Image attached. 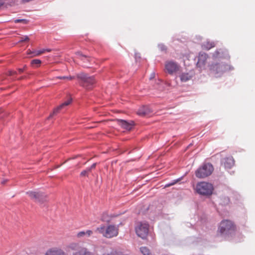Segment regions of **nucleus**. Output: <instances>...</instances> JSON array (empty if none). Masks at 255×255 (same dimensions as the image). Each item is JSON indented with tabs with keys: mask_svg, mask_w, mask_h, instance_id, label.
<instances>
[{
	"mask_svg": "<svg viewBox=\"0 0 255 255\" xmlns=\"http://www.w3.org/2000/svg\"><path fill=\"white\" fill-rule=\"evenodd\" d=\"M195 190L199 194L205 196L210 195L212 194L214 187L212 184L202 181L198 182L196 186Z\"/></svg>",
	"mask_w": 255,
	"mask_h": 255,
	"instance_id": "obj_2",
	"label": "nucleus"
},
{
	"mask_svg": "<svg viewBox=\"0 0 255 255\" xmlns=\"http://www.w3.org/2000/svg\"><path fill=\"white\" fill-rule=\"evenodd\" d=\"M29 40V38L28 36H23L20 38V40L18 41L19 43L23 42H28Z\"/></svg>",
	"mask_w": 255,
	"mask_h": 255,
	"instance_id": "obj_23",
	"label": "nucleus"
},
{
	"mask_svg": "<svg viewBox=\"0 0 255 255\" xmlns=\"http://www.w3.org/2000/svg\"><path fill=\"white\" fill-rule=\"evenodd\" d=\"M154 75H155V74H154V73H153V74L151 75V77L150 78V79H151L153 78L154 77Z\"/></svg>",
	"mask_w": 255,
	"mask_h": 255,
	"instance_id": "obj_36",
	"label": "nucleus"
},
{
	"mask_svg": "<svg viewBox=\"0 0 255 255\" xmlns=\"http://www.w3.org/2000/svg\"><path fill=\"white\" fill-rule=\"evenodd\" d=\"M225 65L220 63L212 64L210 68V70L214 74L221 73L225 70Z\"/></svg>",
	"mask_w": 255,
	"mask_h": 255,
	"instance_id": "obj_10",
	"label": "nucleus"
},
{
	"mask_svg": "<svg viewBox=\"0 0 255 255\" xmlns=\"http://www.w3.org/2000/svg\"><path fill=\"white\" fill-rule=\"evenodd\" d=\"M208 58V55L205 53L200 52L198 56V61L197 63V66L200 68L203 67L206 63Z\"/></svg>",
	"mask_w": 255,
	"mask_h": 255,
	"instance_id": "obj_14",
	"label": "nucleus"
},
{
	"mask_svg": "<svg viewBox=\"0 0 255 255\" xmlns=\"http://www.w3.org/2000/svg\"><path fill=\"white\" fill-rule=\"evenodd\" d=\"M93 234V231L90 230H87L86 231H81L77 233V238H82L84 236L90 237Z\"/></svg>",
	"mask_w": 255,
	"mask_h": 255,
	"instance_id": "obj_19",
	"label": "nucleus"
},
{
	"mask_svg": "<svg viewBox=\"0 0 255 255\" xmlns=\"http://www.w3.org/2000/svg\"><path fill=\"white\" fill-rule=\"evenodd\" d=\"M44 53V50L43 49L39 50H33L32 52V55L31 57H36L41 55V54Z\"/></svg>",
	"mask_w": 255,
	"mask_h": 255,
	"instance_id": "obj_21",
	"label": "nucleus"
},
{
	"mask_svg": "<svg viewBox=\"0 0 255 255\" xmlns=\"http://www.w3.org/2000/svg\"><path fill=\"white\" fill-rule=\"evenodd\" d=\"M1 112H2V110L0 109V113H1Z\"/></svg>",
	"mask_w": 255,
	"mask_h": 255,
	"instance_id": "obj_39",
	"label": "nucleus"
},
{
	"mask_svg": "<svg viewBox=\"0 0 255 255\" xmlns=\"http://www.w3.org/2000/svg\"><path fill=\"white\" fill-rule=\"evenodd\" d=\"M73 79H74V77H72V76L66 77V79H68L69 80H73Z\"/></svg>",
	"mask_w": 255,
	"mask_h": 255,
	"instance_id": "obj_32",
	"label": "nucleus"
},
{
	"mask_svg": "<svg viewBox=\"0 0 255 255\" xmlns=\"http://www.w3.org/2000/svg\"><path fill=\"white\" fill-rule=\"evenodd\" d=\"M96 231L106 238H112L117 237L119 234V228L118 226L109 225L107 227L105 226H101L98 227Z\"/></svg>",
	"mask_w": 255,
	"mask_h": 255,
	"instance_id": "obj_1",
	"label": "nucleus"
},
{
	"mask_svg": "<svg viewBox=\"0 0 255 255\" xmlns=\"http://www.w3.org/2000/svg\"><path fill=\"white\" fill-rule=\"evenodd\" d=\"M215 44L213 41H207L203 43L202 47L205 50H210L213 47H214Z\"/></svg>",
	"mask_w": 255,
	"mask_h": 255,
	"instance_id": "obj_18",
	"label": "nucleus"
},
{
	"mask_svg": "<svg viewBox=\"0 0 255 255\" xmlns=\"http://www.w3.org/2000/svg\"><path fill=\"white\" fill-rule=\"evenodd\" d=\"M103 255H121L116 251L112 250L110 253H107L103 254Z\"/></svg>",
	"mask_w": 255,
	"mask_h": 255,
	"instance_id": "obj_25",
	"label": "nucleus"
},
{
	"mask_svg": "<svg viewBox=\"0 0 255 255\" xmlns=\"http://www.w3.org/2000/svg\"><path fill=\"white\" fill-rule=\"evenodd\" d=\"M77 55L78 56H79V58L82 60H89L87 58V57L85 56V55H83L81 53H80V52H78L77 53Z\"/></svg>",
	"mask_w": 255,
	"mask_h": 255,
	"instance_id": "obj_24",
	"label": "nucleus"
},
{
	"mask_svg": "<svg viewBox=\"0 0 255 255\" xmlns=\"http://www.w3.org/2000/svg\"><path fill=\"white\" fill-rule=\"evenodd\" d=\"M31 65L32 66H36L37 67H39L41 64V61L39 59H34L31 61Z\"/></svg>",
	"mask_w": 255,
	"mask_h": 255,
	"instance_id": "obj_22",
	"label": "nucleus"
},
{
	"mask_svg": "<svg viewBox=\"0 0 255 255\" xmlns=\"http://www.w3.org/2000/svg\"><path fill=\"white\" fill-rule=\"evenodd\" d=\"M140 251L143 255H153L150 250L146 247H142L140 248Z\"/></svg>",
	"mask_w": 255,
	"mask_h": 255,
	"instance_id": "obj_20",
	"label": "nucleus"
},
{
	"mask_svg": "<svg viewBox=\"0 0 255 255\" xmlns=\"http://www.w3.org/2000/svg\"><path fill=\"white\" fill-rule=\"evenodd\" d=\"M233 230H234V226L233 223L229 220H224L221 222L218 231L223 234Z\"/></svg>",
	"mask_w": 255,
	"mask_h": 255,
	"instance_id": "obj_6",
	"label": "nucleus"
},
{
	"mask_svg": "<svg viewBox=\"0 0 255 255\" xmlns=\"http://www.w3.org/2000/svg\"><path fill=\"white\" fill-rule=\"evenodd\" d=\"M193 77V74L191 72L182 73L179 77L180 80L182 82H186L191 79Z\"/></svg>",
	"mask_w": 255,
	"mask_h": 255,
	"instance_id": "obj_17",
	"label": "nucleus"
},
{
	"mask_svg": "<svg viewBox=\"0 0 255 255\" xmlns=\"http://www.w3.org/2000/svg\"><path fill=\"white\" fill-rule=\"evenodd\" d=\"M26 194L35 202H43L47 197L46 195L40 192L29 191Z\"/></svg>",
	"mask_w": 255,
	"mask_h": 255,
	"instance_id": "obj_8",
	"label": "nucleus"
},
{
	"mask_svg": "<svg viewBox=\"0 0 255 255\" xmlns=\"http://www.w3.org/2000/svg\"><path fill=\"white\" fill-rule=\"evenodd\" d=\"M176 182H173L172 183H169V184H166L165 185V187H170L172 185H173Z\"/></svg>",
	"mask_w": 255,
	"mask_h": 255,
	"instance_id": "obj_31",
	"label": "nucleus"
},
{
	"mask_svg": "<svg viewBox=\"0 0 255 255\" xmlns=\"http://www.w3.org/2000/svg\"><path fill=\"white\" fill-rule=\"evenodd\" d=\"M26 69H27V66L26 65H24L22 68L18 69V71L19 73H22Z\"/></svg>",
	"mask_w": 255,
	"mask_h": 255,
	"instance_id": "obj_27",
	"label": "nucleus"
},
{
	"mask_svg": "<svg viewBox=\"0 0 255 255\" xmlns=\"http://www.w3.org/2000/svg\"><path fill=\"white\" fill-rule=\"evenodd\" d=\"M25 21H26V20L23 19H15L14 20L15 23H18V22H24Z\"/></svg>",
	"mask_w": 255,
	"mask_h": 255,
	"instance_id": "obj_30",
	"label": "nucleus"
},
{
	"mask_svg": "<svg viewBox=\"0 0 255 255\" xmlns=\"http://www.w3.org/2000/svg\"><path fill=\"white\" fill-rule=\"evenodd\" d=\"M152 113L151 109L148 106H142L137 111V114L141 117L149 116Z\"/></svg>",
	"mask_w": 255,
	"mask_h": 255,
	"instance_id": "obj_12",
	"label": "nucleus"
},
{
	"mask_svg": "<svg viewBox=\"0 0 255 255\" xmlns=\"http://www.w3.org/2000/svg\"><path fill=\"white\" fill-rule=\"evenodd\" d=\"M149 231V225L145 222L139 223L135 228V232L137 235L144 239L148 235Z\"/></svg>",
	"mask_w": 255,
	"mask_h": 255,
	"instance_id": "obj_5",
	"label": "nucleus"
},
{
	"mask_svg": "<svg viewBox=\"0 0 255 255\" xmlns=\"http://www.w3.org/2000/svg\"><path fill=\"white\" fill-rule=\"evenodd\" d=\"M5 182H6V181H5V180H3V181H2L1 182V184H4L5 183Z\"/></svg>",
	"mask_w": 255,
	"mask_h": 255,
	"instance_id": "obj_37",
	"label": "nucleus"
},
{
	"mask_svg": "<svg viewBox=\"0 0 255 255\" xmlns=\"http://www.w3.org/2000/svg\"><path fill=\"white\" fill-rule=\"evenodd\" d=\"M69 248L73 250H78V251L74 253L73 255H93L87 248L80 247L78 244L76 243L70 244Z\"/></svg>",
	"mask_w": 255,
	"mask_h": 255,
	"instance_id": "obj_7",
	"label": "nucleus"
},
{
	"mask_svg": "<svg viewBox=\"0 0 255 255\" xmlns=\"http://www.w3.org/2000/svg\"><path fill=\"white\" fill-rule=\"evenodd\" d=\"M16 74H17V72L15 71L9 70L8 72V75L9 76H12V75H16Z\"/></svg>",
	"mask_w": 255,
	"mask_h": 255,
	"instance_id": "obj_29",
	"label": "nucleus"
},
{
	"mask_svg": "<svg viewBox=\"0 0 255 255\" xmlns=\"http://www.w3.org/2000/svg\"><path fill=\"white\" fill-rule=\"evenodd\" d=\"M43 50H44V53L46 52H49L51 51V49H43Z\"/></svg>",
	"mask_w": 255,
	"mask_h": 255,
	"instance_id": "obj_34",
	"label": "nucleus"
},
{
	"mask_svg": "<svg viewBox=\"0 0 255 255\" xmlns=\"http://www.w3.org/2000/svg\"><path fill=\"white\" fill-rule=\"evenodd\" d=\"M213 170V166L211 163H205L196 170L195 175L198 178H204L210 175Z\"/></svg>",
	"mask_w": 255,
	"mask_h": 255,
	"instance_id": "obj_3",
	"label": "nucleus"
},
{
	"mask_svg": "<svg viewBox=\"0 0 255 255\" xmlns=\"http://www.w3.org/2000/svg\"><path fill=\"white\" fill-rule=\"evenodd\" d=\"M57 78L59 79H66V76L57 77Z\"/></svg>",
	"mask_w": 255,
	"mask_h": 255,
	"instance_id": "obj_35",
	"label": "nucleus"
},
{
	"mask_svg": "<svg viewBox=\"0 0 255 255\" xmlns=\"http://www.w3.org/2000/svg\"><path fill=\"white\" fill-rule=\"evenodd\" d=\"M23 78H24V77H21L20 78H19V80H21V79H23Z\"/></svg>",
	"mask_w": 255,
	"mask_h": 255,
	"instance_id": "obj_38",
	"label": "nucleus"
},
{
	"mask_svg": "<svg viewBox=\"0 0 255 255\" xmlns=\"http://www.w3.org/2000/svg\"><path fill=\"white\" fill-rule=\"evenodd\" d=\"M71 101H72V99H69L68 100H67V101L64 102L61 105H60V106L57 107L56 108H55L54 110L53 113L50 115V116L48 117V119H50V118H52L53 116H54V115H56L57 113H58L59 112V111L62 109H63L65 106H67L69 105L71 103Z\"/></svg>",
	"mask_w": 255,
	"mask_h": 255,
	"instance_id": "obj_15",
	"label": "nucleus"
},
{
	"mask_svg": "<svg viewBox=\"0 0 255 255\" xmlns=\"http://www.w3.org/2000/svg\"><path fill=\"white\" fill-rule=\"evenodd\" d=\"M90 172V171H88V169L87 168V169L82 171L80 175L81 176H85L88 175V173Z\"/></svg>",
	"mask_w": 255,
	"mask_h": 255,
	"instance_id": "obj_26",
	"label": "nucleus"
},
{
	"mask_svg": "<svg viewBox=\"0 0 255 255\" xmlns=\"http://www.w3.org/2000/svg\"><path fill=\"white\" fill-rule=\"evenodd\" d=\"M77 77L80 80V85L87 89H91L92 85L96 82L94 77L88 76L87 74L84 73L78 74Z\"/></svg>",
	"mask_w": 255,
	"mask_h": 255,
	"instance_id": "obj_4",
	"label": "nucleus"
},
{
	"mask_svg": "<svg viewBox=\"0 0 255 255\" xmlns=\"http://www.w3.org/2000/svg\"><path fill=\"white\" fill-rule=\"evenodd\" d=\"M165 67L169 74H173L179 70L180 66L175 62L169 61L166 62Z\"/></svg>",
	"mask_w": 255,
	"mask_h": 255,
	"instance_id": "obj_9",
	"label": "nucleus"
},
{
	"mask_svg": "<svg viewBox=\"0 0 255 255\" xmlns=\"http://www.w3.org/2000/svg\"><path fill=\"white\" fill-rule=\"evenodd\" d=\"M117 122L119 126H120L123 128L125 129L126 130H131L133 126L134 123L133 121H130V122H128L124 120L118 119L117 120Z\"/></svg>",
	"mask_w": 255,
	"mask_h": 255,
	"instance_id": "obj_11",
	"label": "nucleus"
},
{
	"mask_svg": "<svg viewBox=\"0 0 255 255\" xmlns=\"http://www.w3.org/2000/svg\"><path fill=\"white\" fill-rule=\"evenodd\" d=\"M96 164L97 163H93L90 167L89 168H88L87 169H88V171L91 172V171L94 169L95 168L96 166Z\"/></svg>",
	"mask_w": 255,
	"mask_h": 255,
	"instance_id": "obj_28",
	"label": "nucleus"
},
{
	"mask_svg": "<svg viewBox=\"0 0 255 255\" xmlns=\"http://www.w3.org/2000/svg\"><path fill=\"white\" fill-rule=\"evenodd\" d=\"M33 51H31V50H29H29H27V54L28 55H30V54H32V52H33Z\"/></svg>",
	"mask_w": 255,
	"mask_h": 255,
	"instance_id": "obj_33",
	"label": "nucleus"
},
{
	"mask_svg": "<svg viewBox=\"0 0 255 255\" xmlns=\"http://www.w3.org/2000/svg\"><path fill=\"white\" fill-rule=\"evenodd\" d=\"M224 166L226 168H231L235 164V161L233 157L229 156L224 159L223 161Z\"/></svg>",
	"mask_w": 255,
	"mask_h": 255,
	"instance_id": "obj_16",
	"label": "nucleus"
},
{
	"mask_svg": "<svg viewBox=\"0 0 255 255\" xmlns=\"http://www.w3.org/2000/svg\"><path fill=\"white\" fill-rule=\"evenodd\" d=\"M45 255H67V254L61 249L53 248L48 249L45 253Z\"/></svg>",
	"mask_w": 255,
	"mask_h": 255,
	"instance_id": "obj_13",
	"label": "nucleus"
}]
</instances>
